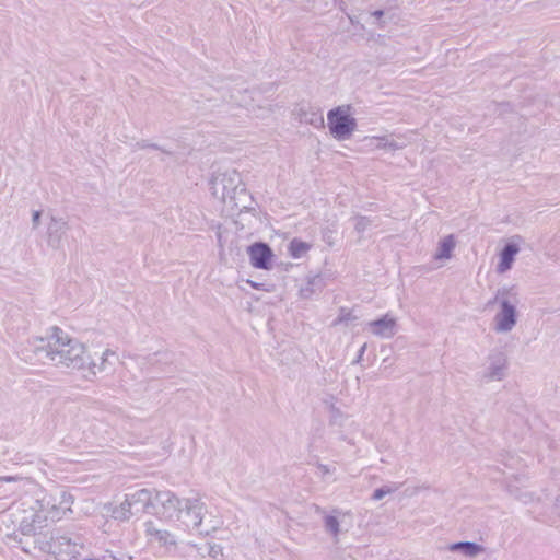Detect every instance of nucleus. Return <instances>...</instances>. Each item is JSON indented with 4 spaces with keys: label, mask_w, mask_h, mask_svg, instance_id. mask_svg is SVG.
I'll list each match as a JSON object with an SVG mask.
<instances>
[{
    "label": "nucleus",
    "mask_w": 560,
    "mask_h": 560,
    "mask_svg": "<svg viewBox=\"0 0 560 560\" xmlns=\"http://www.w3.org/2000/svg\"><path fill=\"white\" fill-rule=\"evenodd\" d=\"M300 122L312 125L315 128L324 127V116L318 107L312 105H301L296 109Z\"/></svg>",
    "instance_id": "dca6fc26"
},
{
    "label": "nucleus",
    "mask_w": 560,
    "mask_h": 560,
    "mask_svg": "<svg viewBox=\"0 0 560 560\" xmlns=\"http://www.w3.org/2000/svg\"><path fill=\"white\" fill-rule=\"evenodd\" d=\"M521 241V236H513L512 240L502 248L500 253V261L497 266V271L499 273H504L512 268L515 256L520 253Z\"/></svg>",
    "instance_id": "2eb2a0df"
},
{
    "label": "nucleus",
    "mask_w": 560,
    "mask_h": 560,
    "mask_svg": "<svg viewBox=\"0 0 560 560\" xmlns=\"http://www.w3.org/2000/svg\"><path fill=\"white\" fill-rule=\"evenodd\" d=\"M354 220V229L358 233H363L364 231H366L372 223V221L369 218L362 215H357Z\"/></svg>",
    "instance_id": "a878e982"
},
{
    "label": "nucleus",
    "mask_w": 560,
    "mask_h": 560,
    "mask_svg": "<svg viewBox=\"0 0 560 560\" xmlns=\"http://www.w3.org/2000/svg\"><path fill=\"white\" fill-rule=\"evenodd\" d=\"M206 504L199 493L183 498L177 520H182L188 527L197 529L200 534L209 535L210 528H202Z\"/></svg>",
    "instance_id": "423d86ee"
},
{
    "label": "nucleus",
    "mask_w": 560,
    "mask_h": 560,
    "mask_svg": "<svg viewBox=\"0 0 560 560\" xmlns=\"http://www.w3.org/2000/svg\"><path fill=\"white\" fill-rule=\"evenodd\" d=\"M372 15L376 19H381L384 15V12L382 10H376L372 13Z\"/></svg>",
    "instance_id": "473e14b6"
},
{
    "label": "nucleus",
    "mask_w": 560,
    "mask_h": 560,
    "mask_svg": "<svg viewBox=\"0 0 560 560\" xmlns=\"http://www.w3.org/2000/svg\"><path fill=\"white\" fill-rule=\"evenodd\" d=\"M69 230V222L65 218L49 215L45 233L47 246L54 250L61 249Z\"/></svg>",
    "instance_id": "1a4fd4ad"
},
{
    "label": "nucleus",
    "mask_w": 560,
    "mask_h": 560,
    "mask_svg": "<svg viewBox=\"0 0 560 560\" xmlns=\"http://www.w3.org/2000/svg\"><path fill=\"white\" fill-rule=\"evenodd\" d=\"M152 491L143 488L127 493L125 500L118 505L109 506L108 512L114 520L125 522L144 513L152 505Z\"/></svg>",
    "instance_id": "20e7f679"
},
{
    "label": "nucleus",
    "mask_w": 560,
    "mask_h": 560,
    "mask_svg": "<svg viewBox=\"0 0 560 560\" xmlns=\"http://www.w3.org/2000/svg\"><path fill=\"white\" fill-rule=\"evenodd\" d=\"M33 352L38 361L80 372L85 370L90 359L85 345L71 338L59 327H52L47 339L40 338Z\"/></svg>",
    "instance_id": "f257e3e1"
},
{
    "label": "nucleus",
    "mask_w": 560,
    "mask_h": 560,
    "mask_svg": "<svg viewBox=\"0 0 560 560\" xmlns=\"http://www.w3.org/2000/svg\"><path fill=\"white\" fill-rule=\"evenodd\" d=\"M314 511L316 514L322 515L325 533L328 534L335 542H338L339 536L342 532L341 522L346 517H350L351 512L334 508L331 512L328 513L325 509L317 504H314Z\"/></svg>",
    "instance_id": "9d476101"
},
{
    "label": "nucleus",
    "mask_w": 560,
    "mask_h": 560,
    "mask_svg": "<svg viewBox=\"0 0 560 560\" xmlns=\"http://www.w3.org/2000/svg\"><path fill=\"white\" fill-rule=\"evenodd\" d=\"M40 218H42V211L40 210H34L32 212V228H33V230H36L39 226Z\"/></svg>",
    "instance_id": "bb28decb"
},
{
    "label": "nucleus",
    "mask_w": 560,
    "mask_h": 560,
    "mask_svg": "<svg viewBox=\"0 0 560 560\" xmlns=\"http://www.w3.org/2000/svg\"><path fill=\"white\" fill-rule=\"evenodd\" d=\"M365 350H366V343H364V345L360 348V350H359V354H358V358L355 359L354 363H359V362L362 360V357H363V354H364Z\"/></svg>",
    "instance_id": "7c9ffc66"
},
{
    "label": "nucleus",
    "mask_w": 560,
    "mask_h": 560,
    "mask_svg": "<svg viewBox=\"0 0 560 560\" xmlns=\"http://www.w3.org/2000/svg\"><path fill=\"white\" fill-rule=\"evenodd\" d=\"M208 555L212 558H218L219 555H222V548L219 545H209Z\"/></svg>",
    "instance_id": "c85d7f7f"
},
{
    "label": "nucleus",
    "mask_w": 560,
    "mask_h": 560,
    "mask_svg": "<svg viewBox=\"0 0 560 560\" xmlns=\"http://www.w3.org/2000/svg\"><path fill=\"white\" fill-rule=\"evenodd\" d=\"M322 287V279L318 275L310 276L306 278L305 284L300 288V296L302 299H310Z\"/></svg>",
    "instance_id": "412c9836"
},
{
    "label": "nucleus",
    "mask_w": 560,
    "mask_h": 560,
    "mask_svg": "<svg viewBox=\"0 0 560 560\" xmlns=\"http://www.w3.org/2000/svg\"><path fill=\"white\" fill-rule=\"evenodd\" d=\"M144 532L148 537L154 538L161 546H176V537L166 529L155 527L152 521L144 523Z\"/></svg>",
    "instance_id": "f3484780"
},
{
    "label": "nucleus",
    "mask_w": 560,
    "mask_h": 560,
    "mask_svg": "<svg viewBox=\"0 0 560 560\" xmlns=\"http://www.w3.org/2000/svg\"><path fill=\"white\" fill-rule=\"evenodd\" d=\"M524 479H526V477H525V476H522V477H516V476H515V477H514V480H516V481H522V480H524Z\"/></svg>",
    "instance_id": "f704fd0d"
},
{
    "label": "nucleus",
    "mask_w": 560,
    "mask_h": 560,
    "mask_svg": "<svg viewBox=\"0 0 560 560\" xmlns=\"http://www.w3.org/2000/svg\"><path fill=\"white\" fill-rule=\"evenodd\" d=\"M349 110L350 106H338L327 114L329 131L338 140L350 138L357 128V120Z\"/></svg>",
    "instance_id": "0eeeda50"
},
{
    "label": "nucleus",
    "mask_w": 560,
    "mask_h": 560,
    "mask_svg": "<svg viewBox=\"0 0 560 560\" xmlns=\"http://www.w3.org/2000/svg\"><path fill=\"white\" fill-rule=\"evenodd\" d=\"M451 551H459L467 557H476L483 551V547L472 541H458L452 544Z\"/></svg>",
    "instance_id": "a211bd4d"
},
{
    "label": "nucleus",
    "mask_w": 560,
    "mask_h": 560,
    "mask_svg": "<svg viewBox=\"0 0 560 560\" xmlns=\"http://www.w3.org/2000/svg\"><path fill=\"white\" fill-rule=\"evenodd\" d=\"M508 355L503 351H491L486 359L483 370L480 374L481 381L491 383L504 380L508 374Z\"/></svg>",
    "instance_id": "6e6552de"
},
{
    "label": "nucleus",
    "mask_w": 560,
    "mask_h": 560,
    "mask_svg": "<svg viewBox=\"0 0 560 560\" xmlns=\"http://www.w3.org/2000/svg\"><path fill=\"white\" fill-rule=\"evenodd\" d=\"M371 334L383 339L393 338L398 330L397 320L389 314L366 324Z\"/></svg>",
    "instance_id": "f8f14e48"
},
{
    "label": "nucleus",
    "mask_w": 560,
    "mask_h": 560,
    "mask_svg": "<svg viewBox=\"0 0 560 560\" xmlns=\"http://www.w3.org/2000/svg\"><path fill=\"white\" fill-rule=\"evenodd\" d=\"M555 508H556L558 514L560 515V495L557 497V499H556Z\"/></svg>",
    "instance_id": "72a5a7b5"
},
{
    "label": "nucleus",
    "mask_w": 560,
    "mask_h": 560,
    "mask_svg": "<svg viewBox=\"0 0 560 560\" xmlns=\"http://www.w3.org/2000/svg\"><path fill=\"white\" fill-rule=\"evenodd\" d=\"M366 140H369L371 143L376 141V144L374 145L375 149H384L390 151L401 150L406 145L404 142H398L388 136L371 137L366 138Z\"/></svg>",
    "instance_id": "6ab92c4d"
},
{
    "label": "nucleus",
    "mask_w": 560,
    "mask_h": 560,
    "mask_svg": "<svg viewBox=\"0 0 560 560\" xmlns=\"http://www.w3.org/2000/svg\"><path fill=\"white\" fill-rule=\"evenodd\" d=\"M250 284H252L253 288H258V284L255 283V282H250Z\"/></svg>",
    "instance_id": "c9c22d12"
},
{
    "label": "nucleus",
    "mask_w": 560,
    "mask_h": 560,
    "mask_svg": "<svg viewBox=\"0 0 560 560\" xmlns=\"http://www.w3.org/2000/svg\"><path fill=\"white\" fill-rule=\"evenodd\" d=\"M318 468L323 471V474H329L330 472V469H329V467L327 465L320 464L318 466Z\"/></svg>",
    "instance_id": "2f4dec72"
},
{
    "label": "nucleus",
    "mask_w": 560,
    "mask_h": 560,
    "mask_svg": "<svg viewBox=\"0 0 560 560\" xmlns=\"http://www.w3.org/2000/svg\"><path fill=\"white\" fill-rule=\"evenodd\" d=\"M155 501L161 505L162 514L166 518H177L183 499L178 498L171 491H158L155 494Z\"/></svg>",
    "instance_id": "4468645a"
},
{
    "label": "nucleus",
    "mask_w": 560,
    "mask_h": 560,
    "mask_svg": "<svg viewBox=\"0 0 560 560\" xmlns=\"http://www.w3.org/2000/svg\"><path fill=\"white\" fill-rule=\"evenodd\" d=\"M35 506L36 511L32 524L21 525L22 532L25 535L31 534L38 523L42 527V523L50 517L52 521L60 520L67 512H71V505L73 503V497L67 491L54 487L50 490L39 489L35 494Z\"/></svg>",
    "instance_id": "f03ea898"
},
{
    "label": "nucleus",
    "mask_w": 560,
    "mask_h": 560,
    "mask_svg": "<svg viewBox=\"0 0 560 560\" xmlns=\"http://www.w3.org/2000/svg\"><path fill=\"white\" fill-rule=\"evenodd\" d=\"M20 480L18 476H1L0 482H16Z\"/></svg>",
    "instance_id": "c756f323"
},
{
    "label": "nucleus",
    "mask_w": 560,
    "mask_h": 560,
    "mask_svg": "<svg viewBox=\"0 0 560 560\" xmlns=\"http://www.w3.org/2000/svg\"><path fill=\"white\" fill-rule=\"evenodd\" d=\"M346 419L345 413L334 405L330 406V423L342 425L343 420Z\"/></svg>",
    "instance_id": "393cba45"
},
{
    "label": "nucleus",
    "mask_w": 560,
    "mask_h": 560,
    "mask_svg": "<svg viewBox=\"0 0 560 560\" xmlns=\"http://www.w3.org/2000/svg\"><path fill=\"white\" fill-rule=\"evenodd\" d=\"M250 264L258 269L269 270L273 253L269 245L265 243H255L248 247Z\"/></svg>",
    "instance_id": "ddd939ff"
},
{
    "label": "nucleus",
    "mask_w": 560,
    "mask_h": 560,
    "mask_svg": "<svg viewBox=\"0 0 560 560\" xmlns=\"http://www.w3.org/2000/svg\"><path fill=\"white\" fill-rule=\"evenodd\" d=\"M137 147L140 148V149H145V148H151V149H154V150H161L163 151L164 153H167L170 154V152L163 150L160 145L155 144V143H150L148 141H141V142H138L137 143Z\"/></svg>",
    "instance_id": "cd10ccee"
},
{
    "label": "nucleus",
    "mask_w": 560,
    "mask_h": 560,
    "mask_svg": "<svg viewBox=\"0 0 560 560\" xmlns=\"http://www.w3.org/2000/svg\"><path fill=\"white\" fill-rule=\"evenodd\" d=\"M118 360L117 353L112 349H105L100 358V363H96L92 358L88 360L83 377L86 381L93 382L98 373L108 372Z\"/></svg>",
    "instance_id": "9b49d317"
},
{
    "label": "nucleus",
    "mask_w": 560,
    "mask_h": 560,
    "mask_svg": "<svg viewBox=\"0 0 560 560\" xmlns=\"http://www.w3.org/2000/svg\"><path fill=\"white\" fill-rule=\"evenodd\" d=\"M213 196L223 202L235 200L237 195L245 192L241 174L232 168L217 174L211 180Z\"/></svg>",
    "instance_id": "39448f33"
},
{
    "label": "nucleus",
    "mask_w": 560,
    "mask_h": 560,
    "mask_svg": "<svg viewBox=\"0 0 560 560\" xmlns=\"http://www.w3.org/2000/svg\"><path fill=\"white\" fill-rule=\"evenodd\" d=\"M508 489L512 495H514L517 500L522 501L525 504L534 502L537 499L536 495L532 492L520 491L518 488L512 483V481L508 483Z\"/></svg>",
    "instance_id": "5701e85b"
},
{
    "label": "nucleus",
    "mask_w": 560,
    "mask_h": 560,
    "mask_svg": "<svg viewBox=\"0 0 560 560\" xmlns=\"http://www.w3.org/2000/svg\"><path fill=\"white\" fill-rule=\"evenodd\" d=\"M456 246V242L454 238V235H447L445 236L440 243L438 250L434 255L435 259H450L452 256V252Z\"/></svg>",
    "instance_id": "aec40b11"
},
{
    "label": "nucleus",
    "mask_w": 560,
    "mask_h": 560,
    "mask_svg": "<svg viewBox=\"0 0 560 560\" xmlns=\"http://www.w3.org/2000/svg\"><path fill=\"white\" fill-rule=\"evenodd\" d=\"M499 303L500 311L493 317V329L498 334H508L513 330L517 323L516 304L518 294L514 287L498 289L489 304Z\"/></svg>",
    "instance_id": "7ed1b4c3"
},
{
    "label": "nucleus",
    "mask_w": 560,
    "mask_h": 560,
    "mask_svg": "<svg viewBox=\"0 0 560 560\" xmlns=\"http://www.w3.org/2000/svg\"><path fill=\"white\" fill-rule=\"evenodd\" d=\"M311 249V244L293 238L289 244V253L293 258H301Z\"/></svg>",
    "instance_id": "4be33fe9"
},
{
    "label": "nucleus",
    "mask_w": 560,
    "mask_h": 560,
    "mask_svg": "<svg viewBox=\"0 0 560 560\" xmlns=\"http://www.w3.org/2000/svg\"><path fill=\"white\" fill-rule=\"evenodd\" d=\"M399 488V486H385V487H382V488H378L376 489L373 494H372V499L374 501H380L382 500L386 494H389V493H393L395 492L397 489Z\"/></svg>",
    "instance_id": "b1692460"
}]
</instances>
